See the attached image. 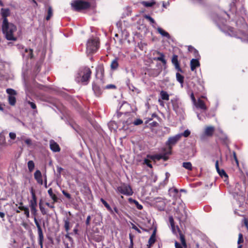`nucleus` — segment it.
I'll list each match as a JSON object with an SVG mask.
<instances>
[{
	"mask_svg": "<svg viewBox=\"0 0 248 248\" xmlns=\"http://www.w3.org/2000/svg\"><path fill=\"white\" fill-rule=\"evenodd\" d=\"M2 30L5 38L8 40L16 41L20 36L16 25L6 21V19H5L4 23H2Z\"/></svg>",
	"mask_w": 248,
	"mask_h": 248,
	"instance_id": "f257e3e1",
	"label": "nucleus"
},
{
	"mask_svg": "<svg viewBox=\"0 0 248 248\" xmlns=\"http://www.w3.org/2000/svg\"><path fill=\"white\" fill-rule=\"evenodd\" d=\"M236 24L239 28V31L236 33L231 30L230 35L240 39L243 42H248V35H247L244 32L248 30V27L244 19L243 18H240L239 20L236 21Z\"/></svg>",
	"mask_w": 248,
	"mask_h": 248,
	"instance_id": "f03ea898",
	"label": "nucleus"
},
{
	"mask_svg": "<svg viewBox=\"0 0 248 248\" xmlns=\"http://www.w3.org/2000/svg\"><path fill=\"white\" fill-rule=\"evenodd\" d=\"M91 74V71L89 68L85 67L79 69L76 76L77 82H81L86 84Z\"/></svg>",
	"mask_w": 248,
	"mask_h": 248,
	"instance_id": "7ed1b4c3",
	"label": "nucleus"
},
{
	"mask_svg": "<svg viewBox=\"0 0 248 248\" xmlns=\"http://www.w3.org/2000/svg\"><path fill=\"white\" fill-rule=\"evenodd\" d=\"M90 5L89 2L82 0H75L71 2L72 8L77 11H79L88 8Z\"/></svg>",
	"mask_w": 248,
	"mask_h": 248,
	"instance_id": "20e7f679",
	"label": "nucleus"
},
{
	"mask_svg": "<svg viewBox=\"0 0 248 248\" xmlns=\"http://www.w3.org/2000/svg\"><path fill=\"white\" fill-rule=\"evenodd\" d=\"M99 47L98 40L96 38H93L88 40L87 43V53L91 54L94 53Z\"/></svg>",
	"mask_w": 248,
	"mask_h": 248,
	"instance_id": "39448f33",
	"label": "nucleus"
},
{
	"mask_svg": "<svg viewBox=\"0 0 248 248\" xmlns=\"http://www.w3.org/2000/svg\"><path fill=\"white\" fill-rule=\"evenodd\" d=\"M117 191L124 195L131 196L133 192L130 186L126 184H123L117 187Z\"/></svg>",
	"mask_w": 248,
	"mask_h": 248,
	"instance_id": "423d86ee",
	"label": "nucleus"
},
{
	"mask_svg": "<svg viewBox=\"0 0 248 248\" xmlns=\"http://www.w3.org/2000/svg\"><path fill=\"white\" fill-rule=\"evenodd\" d=\"M172 104L173 110L178 114H181L183 112L182 103L178 99L172 100Z\"/></svg>",
	"mask_w": 248,
	"mask_h": 248,
	"instance_id": "0eeeda50",
	"label": "nucleus"
},
{
	"mask_svg": "<svg viewBox=\"0 0 248 248\" xmlns=\"http://www.w3.org/2000/svg\"><path fill=\"white\" fill-rule=\"evenodd\" d=\"M101 82L99 79H96L93 83V90L96 96H99L102 93L103 90L105 89L103 86H100L99 84Z\"/></svg>",
	"mask_w": 248,
	"mask_h": 248,
	"instance_id": "6e6552de",
	"label": "nucleus"
},
{
	"mask_svg": "<svg viewBox=\"0 0 248 248\" xmlns=\"http://www.w3.org/2000/svg\"><path fill=\"white\" fill-rule=\"evenodd\" d=\"M180 140V135L177 134L174 136L170 137L168 139L166 142V145L168 146L169 150L170 151L172 147L174 145Z\"/></svg>",
	"mask_w": 248,
	"mask_h": 248,
	"instance_id": "1a4fd4ad",
	"label": "nucleus"
},
{
	"mask_svg": "<svg viewBox=\"0 0 248 248\" xmlns=\"http://www.w3.org/2000/svg\"><path fill=\"white\" fill-rule=\"evenodd\" d=\"M34 221L38 230V233L39 236V244L41 246V248H42L43 241L44 240L43 232L41 228L40 225L38 222V220H37V219L36 218V217H34Z\"/></svg>",
	"mask_w": 248,
	"mask_h": 248,
	"instance_id": "9d476101",
	"label": "nucleus"
},
{
	"mask_svg": "<svg viewBox=\"0 0 248 248\" xmlns=\"http://www.w3.org/2000/svg\"><path fill=\"white\" fill-rule=\"evenodd\" d=\"M31 193L32 197V199L30 201V207H35L37 206V198L35 195V191L34 189L31 188Z\"/></svg>",
	"mask_w": 248,
	"mask_h": 248,
	"instance_id": "9b49d317",
	"label": "nucleus"
},
{
	"mask_svg": "<svg viewBox=\"0 0 248 248\" xmlns=\"http://www.w3.org/2000/svg\"><path fill=\"white\" fill-rule=\"evenodd\" d=\"M215 130V127L213 126H206L204 128V135L207 137H212Z\"/></svg>",
	"mask_w": 248,
	"mask_h": 248,
	"instance_id": "f8f14e48",
	"label": "nucleus"
},
{
	"mask_svg": "<svg viewBox=\"0 0 248 248\" xmlns=\"http://www.w3.org/2000/svg\"><path fill=\"white\" fill-rule=\"evenodd\" d=\"M104 69L103 66L99 65L96 68V77L97 79H99V81L102 80L103 76Z\"/></svg>",
	"mask_w": 248,
	"mask_h": 248,
	"instance_id": "ddd939ff",
	"label": "nucleus"
},
{
	"mask_svg": "<svg viewBox=\"0 0 248 248\" xmlns=\"http://www.w3.org/2000/svg\"><path fill=\"white\" fill-rule=\"evenodd\" d=\"M193 104L198 108H200L203 110L207 109V107L204 102L200 99H198V100H197L195 103H194Z\"/></svg>",
	"mask_w": 248,
	"mask_h": 248,
	"instance_id": "4468645a",
	"label": "nucleus"
},
{
	"mask_svg": "<svg viewBox=\"0 0 248 248\" xmlns=\"http://www.w3.org/2000/svg\"><path fill=\"white\" fill-rule=\"evenodd\" d=\"M1 14L3 18L2 23H4L5 19H6V21H8L7 17L10 14V10L8 8H1Z\"/></svg>",
	"mask_w": 248,
	"mask_h": 248,
	"instance_id": "2eb2a0df",
	"label": "nucleus"
},
{
	"mask_svg": "<svg viewBox=\"0 0 248 248\" xmlns=\"http://www.w3.org/2000/svg\"><path fill=\"white\" fill-rule=\"evenodd\" d=\"M50 148L54 152H58L60 151L59 145L53 140L50 141Z\"/></svg>",
	"mask_w": 248,
	"mask_h": 248,
	"instance_id": "dca6fc26",
	"label": "nucleus"
},
{
	"mask_svg": "<svg viewBox=\"0 0 248 248\" xmlns=\"http://www.w3.org/2000/svg\"><path fill=\"white\" fill-rule=\"evenodd\" d=\"M200 65V62L197 59H192L190 61V68L191 70L193 71L197 68L199 67Z\"/></svg>",
	"mask_w": 248,
	"mask_h": 248,
	"instance_id": "f3484780",
	"label": "nucleus"
},
{
	"mask_svg": "<svg viewBox=\"0 0 248 248\" xmlns=\"http://www.w3.org/2000/svg\"><path fill=\"white\" fill-rule=\"evenodd\" d=\"M171 62L175 66V68L179 71H181V69L180 67L179 62H178V56L176 55L173 56Z\"/></svg>",
	"mask_w": 248,
	"mask_h": 248,
	"instance_id": "a211bd4d",
	"label": "nucleus"
},
{
	"mask_svg": "<svg viewBox=\"0 0 248 248\" xmlns=\"http://www.w3.org/2000/svg\"><path fill=\"white\" fill-rule=\"evenodd\" d=\"M148 157L152 159H156L158 160L163 159L164 160L166 161L168 158L166 155H154L148 156Z\"/></svg>",
	"mask_w": 248,
	"mask_h": 248,
	"instance_id": "6ab92c4d",
	"label": "nucleus"
},
{
	"mask_svg": "<svg viewBox=\"0 0 248 248\" xmlns=\"http://www.w3.org/2000/svg\"><path fill=\"white\" fill-rule=\"evenodd\" d=\"M157 53L159 55V57L155 58L154 60L155 61H161L164 64H166V61L165 59L164 55L160 52H157Z\"/></svg>",
	"mask_w": 248,
	"mask_h": 248,
	"instance_id": "aec40b11",
	"label": "nucleus"
},
{
	"mask_svg": "<svg viewBox=\"0 0 248 248\" xmlns=\"http://www.w3.org/2000/svg\"><path fill=\"white\" fill-rule=\"evenodd\" d=\"M46 7H47V9L46 11L47 16L46 19V20H48L53 15V10L52 7L48 5H46Z\"/></svg>",
	"mask_w": 248,
	"mask_h": 248,
	"instance_id": "412c9836",
	"label": "nucleus"
},
{
	"mask_svg": "<svg viewBox=\"0 0 248 248\" xmlns=\"http://www.w3.org/2000/svg\"><path fill=\"white\" fill-rule=\"evenodd\" d=\"M157 30L158 33H160L162 36L166 37L168 39H170V34L167 32L163 30L162 28L158 27L157 28Z\"/></svg>",
	"mask_w": 248,
	"mask_h": 248,
	"instance_id": "4be33fe9",
	"label": "nucleus"
},
{
	"mask_svg": "<svg viewBox=\"0 0 248 248\" xmlns=\"http://www.w3.org/2000/svg\"><path fill=\"white\" fill-rule=\"evenodd\" d=\"M155 242V230L148 240L149 247Z\"/></svg>",
	"mask_w": 248,
	"mask_h": 248,
	"instance_id": "5701e85b",
	"label": "nucleus"
},
{
	"mask_svg": "<svg viewBox=\"0 0 248 248\" xmlns=\"http://www.w3.org/2000/svg\"><path fill=\"white\" fill-rule=\"evenodd\" d=\"M48 194H49L50 198L52 199L54 202H57L58 201V198L56 195L53 193V191L51 188H49L48 190Z\"/></svg>",
	"mask_w": 248,
	"mask_h": 248,
	"instance_id": "b1692460",
	"label": "nucleus"
},
{
	"mask_svg": "<svg viewBox=\"0 0 248 248\" xmlns=\"http://www.w3.org/2000/svg\"><path fill=\"white\" fill-rule=\"evenodd\" d=\"M63 221H64V229H65L66 232H68L70 229L69 219L68 218H66L64 219Z\"/></svg>",
	"mask_w": 248,
	"mask_h": 248,
	"instance_id": "393cba45",
	"label": "nucleus"
},
{
	"mask_svg": "<svg viewBox=\"0 0 248 248\" xmlns=\"http://www.w3.org/2000/svg\"><path fill=\"white\" fill-rule=\"evenodd\" d=\"M141 3L145 7H152V6H153L155 3V2L154 0H151L150 1H143L141 2Z\"/></svg>",
	"mask_w": 248,
	"mask_h": 248,
	"instance_id": "a878e982",
	"label": "nucleus"
},
{
	"mask_svg": "<svg viewBox=\"0 0 248 248\" xmlns=\"http://www.w3.org/2000/svg\"><path fill=\"white\" fill-rule=\"evenodd\" d=\"M160 94L162 99L165 100H169V95L166 92L162 91H161Z\"/></svg>",
	"mask_w": 248,
	"mask_h": 248,
	"instance_id": "bb28decb",
	"label": "nucleus"
},
{
	"mask_svg": "<svg viewBox=\"0 0 248 248\" xmlns=\"http://www.w3.org/2000/svg\"><path fill=\"white\" fill-rule=\"evenodd\" d=\"M101 202L104 205V206L107 208V209L111 213V214H113V211L111 207L109 205V204L102 198L101 199Z\"/></svg>",
	"mask_w": 248,
	"mask_h": 248,
	"instance_id": "cd10ccee",
	"label": "nucleus"
},
{
	"mask_svg": "<svg viewBox=\"0 0 248 248\" xmlns=\"http://www.w3.org/2000/svg\"><path fill=\"white\" fill-rule=\"evenodd\" d=\"M110 67L111 69L116 70L118 67V62L117 59L113 60L111 63Z\"/></svg>",
	"mask_w": 248,
	"mask_h": 248,
	"instance_id": "c85d7f7f",
	"label": "nucleus"
},
{
	"mask_svg": "<svg viewBox=\"0 0 248 248\" xmlns=\"http://www.w3.org/2000/svg\"><path fill=\"white\" fill-rule=\"evenodd\" d=\"M183 167L186 169L191 170L192 169V164L189 162H184L183 163Z\"/></svg>",
	"mask_w": 248,
	"mask_h": 248,
	"instance_id": "c756f323",
	"label": "nucleus"
},
{
	"mask_svg": "<svg viewBox=\"0 0 248 248\" xmlns=\"http://www.w3.org/2000/svg\"><path fill=\"white\" fill-rule=\"evenodd\" d=\"M176 77L177 80L182 85L184 82V77L179 73H176Z\"/></svg>",
	"mask_w": 248,
	"mask_h": 248,
	"instance_id": "7c9ffc66",
	"label": "nucleus"
},
{
	"mask_svg": "<svg viewBox=\"0 0 248 248\" xmlns=\"http://www.w3.org/2000/svg\"><path fill=\"white\" fill-rule=\"evenodd\" d=\"M28 167L30 171H32L34 168V163L33 161L30 160L28 162Z\"/></svg>",
	"mask_w": 248,
	"mask_h": 248,
	"instance_id": "2f4dec72",
	"label": "nucleus"
},
{
	"mask_svg": "<svg viewBox=\"0 0 248 248\" xmlns=\"http://www.w3.org/2000/svg\"><path fill=\"white\" fill-rule=\"evenodd\" d=\"M8 100L9 104L11 105H14L16 104V99L15 96H9Z\"/></svg>",
	"mask_w": 248,
	"mask_h": 248,
	"instance_id": "473e14b6",
	"label": "nucleus"
},
{
	"mask_svg": "<svg viewBox=\"0 0 248 248\" xmlns=\"http://www.w3.org/2000/svg\"><path fill=\"white\" fill-rule=\"evenodd\" d=\"M190 134V131L188 129L186 130L183 133L178 134V135H180V139L182 136H184V137H187L189 136Z\"/></svg>",
	"mask_w": 248,
	"mask_h": 248,
	"instance_id": "72a5a7b5",
	"label": "nucleus"
},
{
	"mask_svg": "<svg viewBox=\"0 0 248 248\" xmlns=\"http://www.w3.org/2000/svg\"><path fill=\"white\" fill-rule=\"evenodd\" d=\"M34 176L36 180L42 177L41 171L39 170H37L34 174Z\"/></svg>",
	"mask_w": 248,
	"mask_h": 248,
	"instance_id": "f704fd0d",
	"label": "nucleus"
},
{
	"mask_svg": "<svg viewBox=\"0 0 248 248\" xmlns=\"http://www.w3.org/2000/svg\"><path fill=\"white\" fill-rule=\"evenodd\" d=\"M7 93L9 94V96L16 95V91L12 89H7L6 90Z\"/></svg>",
	"mask_w": 248,
	"mask_h": 248,
	"instance_id": "c9c22d12",
	"label": "nucleus"
},
{
	"mask_svg": "<svg viewBox=\"0 0 248 248\" xmlns=\"http://www.w3.org/2000/svg\"><path fill=\"white\" fill-rule=\"evenodd\" d=\"M180 238L183 246H184L185 247H186V244L185 241V237L181 233H180Z\"/></svg>",
	"mask_w": 248,
	"mask_h": 248,
	"instance_id": "e433bc0d",
	"label": "nucleus"
},
{
	"mask_svg": "<svg viewBox=\"0 0 248 248\" xmlns=\"http://www.w3.org/2000/svg\"><path fill=\"white\" fill-rule=\"evenodd\" d=\"M177 217L180 222L185 221L186 218V214L184 211V215H182V216L178 215Z\"/></svg>",
	"mask_w": 248,
	"mask_h": 248,
	"instance_id": "4c0bfd02",
	"label": "nucleus"
},
{
	"mask_svg": "<svg viewBox=\"0 0 248 248\" xmlns=\"http://www.w3.org/2000/svg\"><path fill=\"white\" fill-rule=\"evenodd\" d=\"M130 200H131L135 204V205H136V207L137 208L139 209V210H141L142 209L143 207L140 204L138 201L135 200H132L131 199H130Z\"/></svg>",
	"mask_w": 248,
	"mask_h": 248,
	"instance_id": "58836bf2",
	"label": "nucleus"
},
{
	"mask_svg": "<svg viewBox=\"0 0 248 248\" xmlns=\"http://www.w3.org/2000/svg\"><path fill=\"white\" fill-rule=\"evenodd\" d=\"M244 241L243 236V234L240 233L238 235V239L237 241V244L240 245V244L242 243Z\"/></svg>",
	"mask_w": 248,
	"mask_h": 248,
	"instance_id": "ea45409f",
	"label": "nucleus"
},
{
	"mask_svg": "<svg viewBox=\"0 0 248 248\" xmlns=\"http://www.w3.org/2000/svg\"><path fill=\"white\" fill-rule=\"evenodd\" d=\"M171 230H172V232H173V233H175V234L177 233V231H179V229L178 227L177 226H175V225H174L173 226H171Z\"/></svg>",
	"mask_w": 248,
	"mask_h": 248,
	"instance_id": "a19ab883",
	"label": "nucleus"
},
{
	"mask_svg": "<svg viewBox=\"0 0 248 248\" xmlns=\"http://www.w3.org/2000/svg\"><path fill=\"white\" fill-rule=\"evenodd\" d=\"M218 173L221 177H228L227 174L223 170H220Z\"/></svg>",
	"mask_w": 248,
	"mask_h": 248,
	"instance_id": "79ce46f5",
	"label": "nucleus"
},
{
	"mask_svg": "<svg viewBox=\"0 0 248 248\" xmlns=\"http://www.w3.org/2000/svg\"><path fill=\"white\" fill-rule=\"evenodd\" d=\"M142 123H143L142 120L140 119H137L133 122V124L135 125H138L141 124Z\"/></svg>",
	"mask_w": 248,
	"mask_h": 248,
	"instance_id": "37998d69",
	"label": "nucleus"
},
{
	"mask_svg": "<svg viewBox=\"0 0 248 248\" xmlns=\"http://www.w3.org/2000/svg\"><path fill=\"white\" fill-rule=\"evenodd\" d=\"M144 164H146L147 166L150 168H152V166L150 163V161L148 159H145L144 160Z\"/></svg>",
	"mask_w": 248,
	"mask_h": 248,
	"instance_id": "c03bdc74",
	"label": "nucleus"
},
{
	"mask_svg": "<svg viewBox=\"0 0 248 248\" xmlns=\"http://www.w3.org/2000/svg\"><path fill=\"white\" fill-rule=\"evenodd\" d=\"M145 18L146 19L149 20L151 22V23H153V24L155 23V21L154 19L152 17H151L150 16H148V15H145Z\"/></svg>",
	"mask_w": 248,
	"mask_h": 248,
	"instance_id": "a18cd8bd",
	"label": "nucleus"
},
{
	"mask_svg": "<svg viewBox=\"0 0 248 248\" xmlns=\"http://www.w3.org/2000/svg\"><path fill=\"white\" fill-rule=\"evenodd\" d=\"M9 137L11 140H14L16 138V134L14 132H10L9 133Z\"/></svg>",
	"mask_w": 248,
	"mask_h": 248,
	"instance_id": "49530a36",
	"label": "nucleus"
},
{
	"mask_svg": "<svg viewBox=\"0 0 248 248\" xmlns=\"http://www.w3.org/2000/svg\"><path fill=\"white\" fill-rule=\"evenodd\" d=\"M24 214L26 215L27 217H30V212L29 208L28 207H26L25 209L24 210Z\"/></svg>",
	"mask_w": 248,
	"mask_h": 248,
	"instance_id": "de8ad7c7",
	"label": "nucleus"
},
{
	"mask_svg": "<svg viewBox=\"0 0 248 248\" xmlns=\"http://www.w3.org/2000/svg\"><path fill=\"white\" fill-rule=\"evenodd\" d=\"M62 193L67 198H68V199H71V197L70 194L68 193L64 190H62Z\"/></svg>",
	"mask_w": 248,
	"mask_h": 248,
	"instance_id": "09e8293b",
	"label": "nucleus"
},
{
	"mask_svg": "<svg viewBox=\"0 0 248 248\" xmlns=\"http://www.w3.org/2000/svg\"><path fill=\"white\" fill-rule=\"evenodd\" d=\"M31 214L35 216L37 213L36 207L31 208Z\"/></svg>",
	"mask_w": 248,
	"mask_h": 248,
	"instance_id": "8fccbe9b",
	"label": "nucleus"
},
{
	"mask_svg": "<svg viewBox=\"0 0 248 248\" xmlns=\"http://www.w3.org/2000/svg\"><path fill=\"white\" fill-rule=\"evenodd\" d=\"M132 228L136 230L138 233H140L141 231L140 230L137 228V227L134 224H132Z\"/></svg>",
	"mask_w": 248,
	"mask_h": 248,
	"instance_id": "3c124183",
	"label": "nucleus"
},
{
	"mask_svg": "<svg viewBox=\"0 0 248 248\" xmlns=\"http://www.w3.org/2000/svg\"><path fill=\"white\" fill-rule=\"evenodd\" d=\"M25 143L28 145V146H30L32 144V142H31V140L30 139H27L25 140Z\"/></svg>",
	"mask_w": 248,
	"mask_h": 248,
	"instance_id": "603ef678",
	"label": "nucleus"
},
{
	"mask_svg": "<svg viewBox=\"0 0 248 248\" xmlns=\"http://www.w3.org/2000/svg\"><path fill=\"white\" fill-rule=\"evenodd\" d=\"M169 222L170 224V226H173L174 225V222L173 218V217L172 216H170L169 217Z\"/></svg>",
	"mask_w": 248,
	"mask_h": 248,
	"instance_id": "864d4df0",
	"label": "nucleus"
},
{
	"mask_svg": "<svg viewBox=\"0 0 248 248\" xmlns=\"http://www.w3.org/2000/svg\"><path fill=\"white\" fill-rule=\"evenodd\" d=\"M105 87V89H113V88H115L116 87L115 85H113V84H109V85H108L107 86H106V87Z\"/></svg>",
	"mask_w": 248,
	"mask_h": 248,
	"instance_id": "5fc2aeb1",
	"label": "nucleus"
},
{
	"mask_svg": "<svg viewBox=\"0 0 248 248\" xmlns=\"http://www.w3.org/2000/svg\"><path fill=\"white\" fill-rule=\"evenodd\" d=\"M28 103L30 105L32 109H35L36 108V105H35V104L33 102H31V101H29Z\"/></svg>",
	"mask_w": 248,
	"mask_h": 248,
	"instance_id": "6e6d98bb",
	"label": "nucleus"
},
{
	"mask_svg": "<svg viewBox=\"0 0 248 248\" xmlns=\"http://www.w3.org/2000/svg\"><path fill=\"white\" fill-rule=\"evenodd\" d=\"M91 219V217L90 216H88L87 217L86 220V224L88 226L90 225V220Z\"/></svg>",
	"mask_w": 248,
	"mask_h": 248,
	"instance_id": "4d7b16f0",
	"label": "nucleus"
},
{
	"mask_svg": "<svg viewBox=\"0 0 248 248\" xmlns=\"http://www.w3.org/2000/svg\"><path fill=\"white\" fill-rule=\"evenodd\" d=\"M175 248H183L182 245L177 242H175Z\"/></svg>",
	"mask_w": 248,
	"mask_h": 248,
	"instance_id": "13d9d810",
	"label": "nucleus"
},
{
	"mask_svg": "<svg viewBox=\"0 0 248 248\" xmlns=\"http://www.w3.org/2000/svg\"><path fill=\"white\" fill-rule=\"evenodd\" d=\"M243 222H244V223L245 225L246 226V228L248 230V220H247V218H244L243 219Z\"/></svg>",
	"mask_w": 248,
	"mask_h": 248,
	"instance_id": "bf43d9fd",
	"label": "nucleus"
},
{
	"mask_svg": "<svg viewBox=\"0 0 248 248\" xmlns=\"http://www.w3.org/2000/svg\"><path fill=\"white\" fill-rule=\"evenodd\" d=\"M169 191L170 192H173L175 194H177L178 192V190L176 188H170Z\"/></svg>",
	"mask_w": 248,
	"mask_h": 248,
	"instance_id": "052dcab7",
	"label": "nucleus"
},
{
	"mask_svg": "<svg viewBox=\"0 0 248 248\" xmlns=\"http://www.w3.org/2000/svg\"><path fill=\"white\" fill-rule=\"evenodd\" d=\"M190 97H191V100L193 102V103H195L197 100H196V99L194 97L193 93H192L191 94Z\"/></svg>",
	"mask_w": 248,
	"mask_h": 248,
	"instance_id": "680f3d73",
	"label": "nucleus"
},
{
	"mask_svg": "<svg viewBox=\"0 0 248 248\" xmlns=\"http://www.w3.org/2000/svg\"><path fill=\"white\" fill-rule=\"evenodd\" d=\"M233 158H234L237 165H238V161L237 159L236 153L234 152H233Z\"/></svg>",
	"mask_w": 248,
	"mask_h": 248,
	"instance_id": "e2e57ef3",
	"label": "nucleus"
},
{
	"mask_svg": "<svg viewBox=\"0 0 248 248\" xmlns=\"http://www.w3.org/2000/svg\"><path fill=\"white\" fill-rule=\"evenodd\" d=\"M215 166H216V168L217 171L218 172L219 171H220L218 161H216V164H215Z\"/></svg>",
	"mask_w": 248,
	"mask_h": 248,
	"instance_id": "0e129e2a",
	"label": "nucleus"
},
{
	"mask_svg": "<svg viewBox=\"0 0 248 248\" xmlns=\"http://www.w3.org/2000/svg\"><path fill=\"white\" fill-rule=\"evenodd\" d=\"M40 210L42 212V213L43 214V215H45L46 214V212L45 211V209L44 207H43L40 204Z\"/></svg>",
	"mask_w": 248,
	"mask_h": 248,
	"instance_id": "69168bd1",
	"label": "nucleus"
},
{
	"mask_svg": "<svg viewBox=\"0 0 248 248\" xmlns=\"http://www.w3.org/2000/svg\"><path fill=\"white\" fill-rule=\"evenodd\" d=\"M57 171L60 174L62 171L63 170V169L61 167H57Z\"/></svg>",
	"mask_w": 248,
	"mask_h": 248,
	"instance_id": "338daca9",
	"label": "nucleus"
},
{
	"mask_svg": "<svg viewBox=\"0 0 248 248\" xmlns=\"http://www.w3.org/2000/svg\"><path fill=\"white\" fill-rule=\"evenodd\" d=\"M36 181H37V183H39V184H40V185L43 184L42 177H41L40 179H38L37 180H36Z\"/></svg>",
	"mask_w": 248,
	"mask_h": 248,
	"instance_id": "774afa93",
	"label": "nucleus"
}]
</instances>
